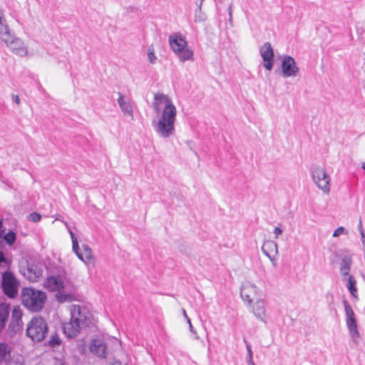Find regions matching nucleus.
<instances>
[{"instance_id":"nucleus-5","label":"nucleus","mask_w":365,"mask_h":365,"mask_svg":"<svg viewBox=\"0 0 365 365\" xmlns=\"http://www.w3.org/2000/svg\"><path fill=\"white\" fill-rule=\"evenodd\" d=\"M64 224L71 236L72 241V250L74 253L76 255L78 258L85 264L87 268H89L91 266L93 267L95 264V258L91 248L88 245L83 244L82 245V249L81 250L74 233L70 229L67 222H64Z\"/></svg>"},{"instance_id":"nucleus-4","label":"nucleus","mask_w":365,"mask_h":365,"mask_svg":"<svg viewBox=\"0 0 365 365\" xmlns=\"http://www.w3.org/2000/svg\"><path fill=\"white\" fill-rule=\"evenodd\" d=\"M311 178L316 187L324 195H329L331 187V179L326 168L315 165L310 169Z\"/></svg>"},{"instance_id":"nucleus-14","label":"nucleus","mask_w":365,"mask_h":365,"mask_svg":"<svg viewBox=\"0 0 365 365\" xmlns=\"http://www.w3.org/2000/svg\"><path fill=\"white\" fill-rule=\"evenodd\" d=\"M46 298H24V306L31 312L41 311L45 304Z\"/></svg>"},{"instance_id":"nucleus-39","label":"nucleus","mask_w":365,"mask_h":365,"mask_svg":"<svg viewBox=\"0 0 365 365\" xmlns=\"http://www.w3.org/2000/svg\"><path fill=\"white\" fill-rule=\"evenodd\" d=\"M229 16H230V19L231 20V19H232V11H231V7H230V9H229Z\"/></svg>"},{"instance_id":"nucleus-36","label":"nucleus","mask_w":365,"mask_h":365,"mask_svg":"<svg viewBox=\"0 0 365 365\" xmlns=\"http://www.w3.org/2000/svg\"><path fill=\"white\" fill-rule=\"evenodd\" d=\"M7 260L4 257L3 252L0 251V264L1 263H6Z\"/></svg>"},{"instance_id":"nucleus-23","label":"nucleus","mask_w":365,"mask_h":365,"mask_svg":"<svg viewBox=\"0 0 365 365\" xmlns=\"http://www.w3.org/2000/svg\"><path fill=\"white\" fill-rule=\"evenodd\" d=\"M21 297H43L42 292L36 290L31 287H26L22 289Z\"/></svg>"},{"instance_id":"nucleus-45","label":"nucleus","mask_w":365,"mask_h":365,"mask_svg":"<svg viewBox=\"0 0 365 365\" xmlns=\"http://www.w3.org/2000/svg\"><path fill=\"white\" fill-rule=\"evenodd\" d=\"M200 7H202V2L204 1V0H200Z\"/></svg>"},{"instance_id":"nucleus-20","label":"nucleus","mask_w":365,"mask_h":365,"mask_svg":"<svg viewBox=\"0 0 365 365\" xmlns=\"http://www.w3.org/2000/svg\"><path fill=\"white\" fill-rule=\"evenodd\" d=\"M344 280H346V287L353 297L357 294L356 281L353 275L349 274Z\"/></svg>"},{"instance_id":"nucleus-2","label":"nucleus","mask_w":365,"mask_h":365,"mask_svg":"<svg viewBox=\"0 0 365 365\" xmlns=\"http://www.w3.org/2000/svg\"><path fill=\"white\" fill-rule=\"evenodd\" d=\"M70 320L62 324L63 333L68 338L77 336L82 328L89 327L94 323L92 315L82 310L79 305H72L70 307Z\"/></svg>"},{"instance_id":"nucleus-42","label":"nucleus","mask_w":365,"mask_h":365,"mask_svg":"<svg viewBox=\"0 0 365 365\" xmlns=\"http://www.w3.org/2000/svg\"><path fill=\"white\" fill-rule=\"evenodd\" d=\"M361 168L365 170V162H364L361 165Z\"/></svg>"},{"instance_id":"nucleus-10","label":"nucleus","mask_w":365,"mask_h":365,"mask_svg":"<svg viewBox=\"0 0 365 365\" xmlns=\"http://www.w3.org/2000/svg\"><path fill=\"white\" fill-rule=\"evenodd\" d=\"M259 54L263 61V66L271 71L274 63V49L270 43L266 42L259 48Z\"/></svg>"},{"instance_id":"nucleus-9","label":"nucleus","mask_w":365,"mask_h":365,"mask_svg":"<svg viewBox=\"0 0 365 365\" xmlns=\"http://www.w3.org/2000/svg\"><path fill=\"white\" fill-rule=\"evenodd\" d=\"M22 317L23 312L20 307H14L11 311V315L7 328V333L10 336H14L22 330L24 324Z\"/></svg>"},{"instance_id":"nucleus-15","label":"nucleus","mask_w":365,"mask_h":365,"mask_svg":"<svg viewBox=\"0 0 365 365\" xmlns=\"http://www.w3.org/2000/svg\"><path fill=\"white\" fill-rule=\"evenodd\" d=\"M262 250L274 264V262L275 261V256L278 254L277 244L274 241L267 240L264 242Z\"/></svg>"},{"instance_id":"nucleus-16","label":"nucleus","mask_w":365,"mask_h":365,"mask_svg":"<svg viewBox=\"0 0 365 365\" xmlns=\"http://www.w3.org/2000/svg\"><path fill=\"white\" fill-rule=\"evenodd\" d=\"M63 282L60 277H48L44 283V287L53 292H60L63 288Z\"/></svg>"},{"instance_id":"nucleus-33","label":"nucleus","mask_w":365,"mask_h":365,"mask_svg":"<svg viewBox=\"0 0 365 365\" xmlns=\"http://www.w3.org/2000/svg\"><path fill=\"white\" fill-rule=\"evenodd\" d=\"M282 232H283V231L280 227H276L274 229V238L277 239L278 237L282 234Z\"/></svg>"},{"instance_id":"nucleus-34","label":"nucleus","mask_w":365,"mask_h":365,"mask_svg":"<svg viewBox=\"0 0 365 365\" xmlns=\"http://www.w3.org/2000/svg\"><path fill=\"white\" fill-rule=\"evenodd\" d=\"M359 231H360L361 242H362V244H365V234H364V231L362 228L361 224L359 225Z\"/></svg>"},{"instance_id":"nucleus-3","label":"nucleus","mask_w":365,"mask_h":365,"mask_svg":"<svg viewBox=\"0 0 365 365\" xmlns=\"http://www.w3.org/2000/svg\"><path fill=\"white\" fill-rule=\"evenodd\" d=\"M169 43L172 51L180 62L193 61L194 52L188 46L185 38L180 34H175L169 37Z\"/></svg>"},{"instance_id":"nucleus-11","label":"nucleus","mask_w":365,"mask_h":365,"mask_svg":"<svg viewBox=\"0 0 365 365\" xmlns=\"http://www.w3.org/2000/svg\"><path fill=\"white\" fill-rule=\"evenodd\" d=\"M281 68L282 76L284 78L295 77L299 71L295 60L289 56L283 57Z\"/></svg>"},{"instance_id":"nucleus-32","label":"nucleus","mask_w":365,"mask_h":365,"mask_svg":"<svg viewBox=\"0 0 365 365\" xmlns=\"http://www.w3.org/2000/svg\"><path fill=\"white\" fill-rule=\"evenodd\" d=\"M41 216L38 212H32L28 216V220L33 222H38L41 220Z\"/></svg>"},{"instance_id":"nucleus-6","label":"nucleus","mask_w":365,"mask_h":365,"mask_svg":"<svg viewBox=\"0 0 365 365\" xmlns=\"http://www.w3.org/2000/svg\"><path fill=\"white\" fill-rule=\"evenodd\" d=\"M48 331V327L46 320L41 317H35L27 324L26 335L33 341L39 342L45 339Z\"/></svg>"},{"instance_id":"nucleus-30","label":"nucleus","mask_w":365,"mask_h":365,"mask_svg":"<svg viewBox=\"0 0 365 365\" xmlns=\"http://www.w3.org/2000/svg\"><path fill=\"white\" fill-rule=\"evenodd\" d=\"M348 233V230L344 227L340 226L334 231L332 236L333 237H338L342 235H346Z\"/></svg>"},{"instance_id":"nucleus-28","label":"nucleus","mask_w":365,"mask_h":365,"mask_svg":"<svg viewBox=\"0 0 365 365\" xmlns=\"http://www.w3.org/2000/svg\"><path fill=\"white\" fill-rule=\"evenodd\" d=\"M16 234L13 231L8 232L4 236V240L9 245H12L16 241Z\"/></svg>"},{"instance_id":"nucleus-17","label":"nucleus","mask_w":365,"mask_h":365,"mask_svg":"<svg viewBox=\"0 0 365 365\" xmlns=\"http://www.w3.org/2000/svg\"><path fill=\"white\" fill-rule=\"evenodd\" d=\"M23 274L31 282H36L42 274V271L34 264H29Z\"/></svg>"},{"instance_id":"nucleus-8","label":"nucleus","mask_w":365,"mask_h":365,"mask_svg":"<svg viewBox=\"0 0 365 365\" xmlns=\"http://www.w3.org/2000/svg\"><path fill=\"white\" fill-rule=\"evenodd\" d=\"M1 285L7 297H15L17 294L19 282L11 272L2 274Z\"/></svg>"},{"instance_id":"nucleus-37","label":"nucleus","mask_w":365,"mask_h":365,"mask_svg":"<svg viewBox=\"0 0 365 365\" xmlns=\"http://www.w3.org/2000/svg\"><path fill=\"white\" fill-rule=\"evenodd\" d=\"M12 98H13V101L16 103V104H20V98L18 96H15V95H13L12 96Z\"/></svg>"},{"instance_id":"nucleus-31","label":"nucleus","mask_w":365,"mask_h":365,"mask_svg":"<svg viewBox=\"0 0 365 365\" xmlns=\"http://www.w3.org/2000/svg\"><path fill=\"white\" fill-rule=\"evenodd\" d=\"M344 307H345V312L346 315V319H351L354 318V313L350 305L349 304L348 302L346 300L344 301Z\"/></svg>"},{"instance_id":"nucleus-1","label":"nucleus","mask_w":365,"mask_h":365,"mask_svg":"<svg viewBox=\"0 0 365 365\" xmlns=\"http://www.w3.org/2000/svg\"><path fill=\"white\" fill-rule=\"evenodd\" d=\"M153 107L155 112L153 125L156 133L163 138L174 135L177 108L171 98L164 93H158L154 96Z\"/></svg>"},{"instance_id":"nucleus-12","label":"nucleus","mask_w":365,"mask_h":365,"mask_svg":"<svg viewBox=\"0 0 365 365\" xmlns=\"http://www.w3.org/2000/svg\"><path fill=\"white\" fill-rule=\"evenodd\" d=\"M117 101L123 115L134 120V106L130 99L119 93Z\"/></svg>"},{"instance_id":"nucleus-13","label":"nucleus","mask_w":365,"mask_h":365,"mask_svg":"<svg viewBox=\"0 0 365 365\" xmlns=\"http://www.w3.org/2000/svg\"><path fill=\"white\" fill-rule=\"evenodd\" d=\"M353 264V255L351 254H343L340 256L339 270L342 279H345L350 274Z\"/></svg>"},{"instance_id":"nucleus-35","label":"nucleus","mask_w":365,"mask_h":365,"mask_svg":"<svg viewBox=\"0 0 365 365\" xmlns=\"http://www.w3.org/2000/svg\"><path fill=\"white\" fill-rule=\"evenodd\" d=\"M182 314H183V316L187 319V322L189 324L190 327L191 328L192 327L191 321H190V318L187 317V314L186 311L185 309H182Z\"/></svg>"},{"instance_id":"nucleus-38","label":"nucleus","mask_w":365,"mask_h":365,"mask_svg":"<svg viewBox=\"0 0 365 365\" xmlns=\"http://www.w3.org/2000/svg\"><path fill=\"white\" fill-rule=\"evenodd\" d=\"M1 227H2V222H1V220H0V237H1V235H2Z\"/></svg>"},{"instance_id":"nucleus-25","label":"nucleus","mask_w":365,"mask_h":365,"mask_svg":"<svg viewBox=\"0 0 365 365\" xmlns=\"http://www.w3.org/2000/svg\"><path fill=\"white\" fill-rule=\"evenodd\" d=\"M205 20H206V15L202 11V7H200V5H198L197 8L195 12L194 21L196 23H200V22L205 21Z\"/></svg>"},{"instance_id":"nucleus-24","label":"nucleus","mask_w":365,"mask_h":365,"mask_svg":"<svg viewBox=\"0 0 365 365\" xmlns=\"http://www.w3.org/2000/svg\"><path fill=\"white\" fill-rule=\"evenodd\" d=\"M61 342L62 341L58 334L53 333L51 335L48 344L51 347H56L59 346L61 344Z\"/></svg>"},{"instance_id":"nucleus-19","label":"nucleus","mask_w":365,"mask_h":365,"mask_svg":"<svg viewBox=\"0 0 365 365\" xmlns=\"http://www.w3.org/2000/svg\"><path fill=\"white\" fill-rule=\"evenodd\" d=\"M9 304L0 303V332L4 329L9 314Z\"/></svg>"},{"instance_id":"nucleus-41","label":"nucleus","mask_w":365,"mask_h":365,"mask_svg":"<svg viewBox=\"0 0 365 365\" xmlns=\"http://www.w3.org/2000/svg\"><path fill=\"white\" fill-rule=\"evenodd\" d=\"M56 365H65L63 362L61 361H58Z\"/></svg>"},{"instance_id":"nucleus-18","label":"nucleus","mask_w":365,"mask_h":365,"mask_svg":"<svg viewBox=\"0 0 365 365\" xmlns=\"http://www.w3.org/2000/svg\"><path fill=\"white\" fill-rule=\"evenodd\" d=\"M106 344L98 339L92 340L90 345V351L94 354L100 356L104 357L106 355Z\"/></svg>"},{"instance_id":"nucleus-40","label":"nucleus","mask_w":365,"mask_h":365,"mask_svg":"<svg viewBox=\"0 0 365 365\" xmlns=\"http://www.w3.org/2000/svg\"><path fill=\"white\" fill-rule=\"evenodd\" d=\"M58 299L59 302H65V299L66 298H58Z\"/></svg>"},{"instance_id":"nucleus-43","label":"nucleus","mask_w":365,"mask_h":365,"mask_svg":"<svg viewBox=\"0 0 365 365\" xmlns=\"http://www.w3.org/2000/svg\"><path fill=\"white\" fill-rule=\"evenodd\" d=\"M363 245V251H364V254L365 255V243L364 244H362Z\"/></svg>"},{"instance_id":"nucleus-22","label":"nucleus","mask_w":365,"mask_h":365,"mask_svg":"<svg viewBox=\"0 0 365 365\" xmlns=\"http://www.w3.org/2000/svg\"><path fill=\"white\" fill-rule=\"evenodd\" d=\"M11 356V347L6 343H0V362L6 361Z\"/></svg>"},{"instance_id":"nucleus-21","label":"nucleus","mask_w":365,"mask_h":365,"mask_svg":"<svg viewBox=\"0 0 365 365\" xmlns=\"http://www.w3.org/2000/svg\"><path fill=\"white\" fill-rule=\"evenodd\" d=\"M257 287L254 284L249 282L243 284L242 286L240 295L241 297H249L252 294H257Z\"/></svg>"},{"instance_id":"nucleus-29","label":"nucleus","mask_w":365,"mask_h":365,"mask_svg":"<svg viewBox=\"0 0 365 365\" xmlns=\"http://www.w3.org/2000/svg\"><path fill=\"white\" fill-rule=\"evenodd\" d=\"M9 27L6 24V20L4 18L3 14L1 11H0V36L3 35L4 33L9 31Z\"/></svg>"},{"instance_id":"nucleus-44","label":"nucleus","mask_w":365,"mask_h":365,"mask_svg":"<svg viewBox=\"0 0 365 365\" xmlns=\"http://www.w3.org/2000/svg\"><path fill=\"white\" fill-rule=\"evenodd\" d=\"M56 297H59V296L58 294H56ZM60 297H68V296L67 295H61Z\"/></svg>"},{"instance_id":"nucleus-27","label":"nucleus","mask_w":365,"mask_h":365,"mask_svg":"<svg viewBox=\"0 0 365 365\" xmlns=\"http://www.w3.org/2000/svg\"><path fill=\"white\" fill-rule=\"evenodd\" d=\"M147 56H148V61L151 64L156 63L158 58H157V56L155 55V51L154 47L153 46H150L148 48Z\"/></svg>"},{"instance_id":"nucleus-7","label":"nucleus","mask_w":365,"mask_h":365,"mask_svg":"<svg viewBox=\"0 0 365 365\" xmlns=\"http://www.w3.org/2000/svg\"><path fill=\"white\" fill-rule=\"evenodd\" d=\"M0 40L6 44L9 50L14 54L24 57L28 55V48L24 42L19 38L16 37L11 33L10 30L0 36Z\"/></svg>"},{"instance_id":"nucleus-26","label":"nucleus","mask_w":365,"mask_h":365,"mask_svg":"<svg viewBox=\"0 0 365 365\" xmlns=\"http://www.w3.org/2000/svg\"><path fill=\"white\" fill-rule=\"evenodd\" d=\"M346 324L349 331L351 332L353 334L356 335V336H358L359 333L357 331V325L355 317L351 319H346Z\"/></svg>"}]
</instances>
